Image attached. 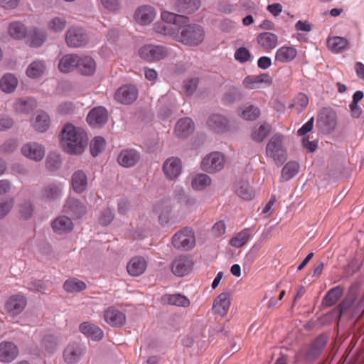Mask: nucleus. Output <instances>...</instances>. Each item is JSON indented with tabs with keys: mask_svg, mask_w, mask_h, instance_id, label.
Returning <instances> with one entry per match:
<instances>
[{
	"mask_svg": "<svg viewBox=\"0 0 364 364\" xmlns=\"http://www.w3.org/2000/svg\"><path fill=\"white\" fill-rule=\"evenodd\" d=\"M163 22H156L154 26L156 33L172 37L182 44L196 47L205 39L204 28L198 24L189 23L188 17L168 11L161 13Z\"/></svg>",
	"mask_w": 364,
	"mask_h": 364,
	"instance_id": "obj_1",
	"label": "nucleus"
},
{
	"mask_svg": "<svg viewBox=\"0 0 364 364\" xmlns=\"http://www.w3.org/2000/svg\"><path fill=\"white\" fill-rule=\"evenodd\" d=\"M200 5V0H178L175 4V9L178 12L188 14L196 11Z\"/></svg>",
	"mask_w": 364,
	"mask_h": 364,
	"instance_id": "obj_32",
	"label": "nucleus"
},
{
	"mask_svg": "<svg viewBox=\"0 0 364 364\" xmlns=\"http://www.w3.org/2000/svg\"><path fill=\"white\" fill-rule=\"evenodd\" d=\"M318 126L325 132L333 131L337 125L336 114L334 112L328 109H323L319 114Z\"/></svg>",
	"mask_w": 364,
	"mask_h": 364,
	"instance_id": "obj_15",
	"label": "nucleus"
},
{
	"mask_svg": "<svg viewBox=\"0 0 364 364\" xmlns=\"http://www.w3.org/2000/svg\"><path fill=\"white\" fill-rule=\"evenodd\" d=\"M284 136L282 134H274L266 146L267 156L270 157L274 163L281 166L287 158V151L284 146Z\"/></svg>",
	"mask_w": 364,
	"mask_h": 364,
	"instance_id": "obj_3",
	"label": "nucleus"
},
{
	"mask_svg": "<svg viewBox=\"0 0 364 364\" xmlns=\"http://www.w3.org/2000/svg\"><path fill=\"white\" fill-rule=\"evenodd\" d=\"M225 163V156L221 153L215 151L204 157L200 166L203 171L214 173L221 171L224 168Z\"/></svg>",
	"mask_w": 364,
	"mask_h": 364,
	"instance_id": "obj_6",
	"label": "nucleus"
},
{
	"mask_svg": "<svg viewBox=\"0 0 364 364\" xmlns=\"http://www.w3.org/2000/svg\"><path fill=\"white\" fill-rule=\"evenodd\" d=\"M18 354L17 346L12 342L4 341L0 343V361L9 363L13 361Z\"/></svg>",
	"mask_w": 364,
	"mask_h": 364,
	"instance_id": "obj_19",
	"label": "nucleus"
},
{
	"mask_svg": "<svg viewBox=\"0 0 364 364\" xmlns=\"http://www.w3.org/2000/svg\"><path fill=\"white\" fill-rule=\"evenodd\" d=\"M252 237L251 230L249 228H245L237 232L232 237L229 244L234 247L240 248L245 245Z\"/></svg>",
	"mask_w": 364,
	"mask_h": 364,
	"instance_id": "obj_37",
	"label": "nucleus"
},
{
	"mask_svg": "<svg viewBox=\"0 0 364 364\" xmlns=\"http://www.w3.org/2000/svg\"><path fill=\"white\" fill-rule=\"evenodd\" d=\"M65 213L75 218H80L85 213V207L77 199L69 198L64 205Z\"/></svg>",
	"mask_w": 364,
	"mask_h": 364,
	"instance_id": "obj_26",
	"label": "nucleus"
},
{
	"mask_svg": "<svg viewBox=\"0 0 364 364\" xmlns=\"http://www.w3.org/2000/svg\"><path fill=\"white\" fill-rule=\"evenodd\" d=\"M226 226L223 221L216 223L212 228V232L215 237H220L225 233Z\"/></svg>",
	"mask_w": 364,
	"mask_h": 364,
	"instance_id": "obj_61",
	"label": "nucleus"
},
{
	"mask_svg": "<svg viewBox=\"0 0 364 364\" xmlns=\"http://www.w3.org/2000/svg\"><path fill=\"white\" fill-rule=\"evenodd\" d=\"M62 186L59 184H49L42 191L41 196L45 200H53L58 198L61 193Z\"/></svg>",
	"mask_w": 364,
	"mask_h": 364,
	"instance_id": "obj_43",
	"label": "nucleus"
},
{
	"mask_svg": "<svg viewBox=\"0 0 364 364\" xmlns=\"http://www.w3.org/2000/svg\"><path fill=\"white\" fill-rule=\"evenodd\" d=\"M139 154L134 149H125L118 156L119 164L124 167L134 166L139 160Z\"/></svg>",
	"mask_w": 364,
	"mask_h": 364,
	"instance_id": "obj_25",
	"label": "nucleus"
},
{
	"mask_svg": "<svg viewBox=\"0 0 364 364\" xmlns=\"http://www.w3.org/2000/svg\"><path fill=\"white\" fill-rule=\"evenodd\" d=\"M297 55V50L292 46H284L277 49L275 53V62L282 63L292 61Z\"/></svg>",
	"mask_w": 364,
	"mask_h": 364,
	"instance_id": "obj_30",
	"label": "nucleus"
},
{
	"mask_svg": "<svg viewBox=\"0 0 364 364\" xmlns=\"http://www.w3.org/2000/svg\"><path fill=\"white\" fill-rule=\"evenodd\" d=\"M230 306V296L228 292H222L214 300L212 310L214 314L224 317Z\"/></svg>",
	"mask_w": 364,
	"mask_h": 364,
	"instance_id": "obj_14",
	"label": "nucleus"
},
{
	"mask_svg": "<svg viewBox=\"0 0 364 364\" xmlns=\"http://www.w3.org/2000/svg\"><path fill=\"white\" fill-rule=\"evenodd\" d=\"M62 160L60 155L57 153H50L46 159V167L50 171H55L61 166Z\"/></svg>",
	"mask_w": 364,
	"mask_h": 364,
	"instance_id": "obj_51",
	"label": "nucleus"
},
{
	"mask_svg": "<svg viewBox=\"0 0 364 364\" xmlns=\"http://www.w3.org/2000/svg\"><path fill=\"white\" fill-rule=\"evenodd\" d=\"M52 228L55 232L64 234L70 232L73 229V223L70 218L61 215L53 221Z\"/></svg>",
	"mask_w": 364,
	"mask_h": 364,
	"instance_id": "obj_29",
	"label": "nucleus"
},
{
	"mask_svg": "<svg viewBox=\"0 0 364 364\" xmlns=\"http://www.w3.org/2000/svg\"><path fill=\"white\" fill-rule=\"evenodd\" d=\"M43 343L48 350L52 351L58 345V339L53 336L48 335L43 338Z\"/></svg>",
	"mask_w": 364,
	"mask_h": 364,
	"instance_id": "obj_59",
	"label": "nucleus"
},
{
	"mask_svg": "<svg viewBox=\"0 0 364 364\" xmlns=\"http://www.w3.org/2000/svg\"><path fill=\"white\" fill-rule=\"evenodd\" d=\"M27 305L26 298L20 294L11 296L5 303V309L11 316L20 314Z\"/></svg>",
	"mask_w": 364,
	"mask_h": 364,
	"instance_id": "obj_9",
	"label": "nucleus"
},
{
	"mask_svg": "<svg viewBox=\"0 0 364 364\" xmlns=\"http://www.w3.org/2000/svg\"><path fill=\"white\" fill-rule=\"evenodd\" d=\"M138 96L136 87L132 85H127L119 87L114 95L115 100L124 105H129L134 102Z\"/></svg>",
	"mask_w": 364,
	"mask_h": 364,
	"instance_id": "obj_10",
	"label": "nucleus"
},
{
	"mask_svg": "<svg viewBox=\"0 0 364 364\" xmlns=\"http://www.w3.org/2000/svg\"><path fill=\"white\" fill-rule=\"evenodd\" d=\"M260 115V110L258 107H255L253 105H249L245 107L240 113V116L250 121H253L257 119Z\"/></svg>",
	"mask_w": 364,
	"mask_h": 364,
	"instance_id": "obj_48",
	"label": "nucleus"
},
{
	"mask_svg": "<svg viewBox=\"0 0 364 364\" xmlns=\"http://www.w3.org/2000/svg\"><path fill=\"white\" fill-rule=\"evenodd\" d=\"M18 84L17 77L11 73H6L0 79V89L5 93L15 91Z\"/></svg>",
	"mask_w": 364,
	"mask_h": 364,
	"instance_id": "obj_35",
	"label": "nucleus"
},
{
	"mask_svg": "<svg viewBox=\"0 0 364 364\" xmlns=\"http://www.w3.org/2000/svg\"><path fill=\"white\" fill-rule=\"evenodd\" d=\"M50 125V117L46 112H39L36 116L33 127L39 132H45Z\"/></svg>",
	"mask_w": 364,
	"mask_h": 364,
	"instance_id": "obj_46",
	"label": "nucleus"
},
{
	"mask_svg": "<svg viewBox=\"0 0 364 364\" xmlns=\"http://www.w3.org/2000/svg\"><path fill=\"white\" fill-rule=\"evenodd\" d=\"M107 111L101 106L92 109L87 116V122L92 127H102L107 122Z\"/></svg>",
	"mask_w": 364,
	"mask_h": 364,
	"instance_id": "obj_11",
	"label": "nucleus"
},
{
	"mask_svg": "<svg viewBox=\"0 0 364 364\" xmlns=\"http://www.w3.org/2000/svg\"><path fill=\"white\" fill-rule=\"evenodd\" d=\"M348 41L345 38L335 36L327 41L328 48L333 53H340L347 48Z\"/></svg>",
	"mask_w": 364,
	"mask_h": 364,
	"instance_id": "obj_38",
	"label": "nucleus"
},
{
	"mask_svg": "<svg viewBox=\"0 0 364 364\" xmlns=\"http://www.w3.org/2000/svg\"><path fill=\"white\" fill-rule=\"evenodd\" d=\"M46 36L44 32L35 29L33 31L31 40L30 46L32 47H39L46 41Z\"/></svg>",
	"mask_w": 364,
	"mask_h": 364,
	"instance_id": "obj_55",
	"label": "nucleus"
},
{
	"mask_svg": "<svg viewBox=\"0 0 364 364\" xmlns=\"http://www.w3.org/2000/svg\"><path fill=\"white\" fill-rule=\"evenodd\" d=\"M198 80L197 78L190 79L184 82L183 88L187 95H191L197 88Z\"/></svg>",
	"mask_w": 364,
	"mask_h": 364,
	"instance_id": "obj_60",
	"label": "nucleus"
},
{
	"mask_svg": "<svg viewBox=\"0 0 364 364\" xmlns=\"http://www.w3.org/2000/svg\"><path fill=\"white\" fill-rule=\"evenodd\" d=\"M195 125L189 117L179 119L175 127L174 133L177 137L186 138L194 131Z\"/></svg>",
	"mask_w": 364,
	"mask_h": 364,
	"instance_id": "obj_21",
	"label": "nucleus"
},
{
	"mask_svg": "<svg viewBox=\"0 0 364 364\" xmlns=\"http://www.w3.org/2000/svg\"><path fill=\"white\" fill-rule=\"evenodd\" d=\"M105 140L101 136H96L91 141L90 148L92 156H97L105 147Z\"/></svg>",
	"mask_w": 364,
	"mask_h": 364,
	"instance_id": "obj_50",
	"label": "nucleus"
},
{
	"mask_svg": "<svg viewBox=\"0 0 364 364\" xmlns=\"http://www.w3.org/2000/svg\"><path fill=\"white\" fill-rule=\"evenodd\" d=\"M171 242L178 250H189L196 244L194 233L188 228H183L173 235Z\"/></svg>",
	"mask_w": 364,
	"mask_h": 364,
	"instance_id": "obj_5",
	"label": "nucleus"
},
{
	"mask_svg": "<svg viewBox=\"0 0 364 364\" xmlns=\"http://www.w3.org/2000/svg\"><path fill=\"white\" fill-rule=\"evenodd\" d=\"M182 166L181 160L177 157L167 159L163 165V171L169 179L176 178L181 173Z\"/></svg>",
	"mask_w": 364,
	"mask_h": 364,
	"instance_id": "obj_16",
	"label": "nucleus"
},
{
	"mask_svg": "<svg viewBox=\"0 0 364 364\" xmlns=\"http://www.w3.org/2000/svg\"><path fill=\"white\" fill-rule=\"evenodd\" d=\"M14 200L12 198L0 199V219L4 218L12 210Z\"/></svg>",
	"mask_w": 364,
	"mask_h": 364,
	"instance_id": "obj_53",
	"label": "nucleus"
},
{
	"mask_svg": "<svg viewBox=\"0 0 364 364\" xmlns=\"http://www.w3.org/2000/svg\"><path fill=\"white\" fill-rule=\"evenodd\" d=\"M271 131V127L264 124L255 129L252 133V139L256 142H261Z\"/></svg>",
	"mask_w": 364,
	"mask_h": 364,
	"instance_id": "obj_49",
	"label": "nucleus"
},
{
	"mask_svg": "<svg viewBox=\"0 0 364 364\" xmlns=\"http://www.w3.org/2000/svg\"><path fill=\"white\" fill-rule=\"evenodd\" d=\"M193 264V261L190 257L179 256L173 261L171 271L176 276L183 277L191 271Z\"/></svg>",
	"mask_w": 364,
	"mask_h": 364,
	"instance_id": "obj_12",
	"label": "nucleus"
},
{
	"mask_svg": "<svg viewBox=\"0 0 364 364\" xmlns=\"http://www.w3.org/2000/svg\"><path fill=\"white\" fill-rule=\"evenodd\" d=\"M14 124L11 118L4 114H0V132L11 128Z\"/></svg>",
	"mask_w": 364,
	"mask_h": 364,
	"instance_id": "obj_64",
	"label": "nucleus"
},
{
	"mask_svg": "<svg viewBox=\"0 0 364 364\" xmlns=\"http://www.w3.org/2000/svg\"><path fill=\"white\" fill-rule=\"evenodd\" d=\"M78 60V55L66 54L60 58L58 63V68L60 72L68 73L75 69L77 70Z\"/></svg>",
	"mask_w": 364,
	"mask_h": 364,
	"instance_id": "obj_31",
	"label": "nucleus"
},
{
	"mask_svg": "<svg viewBox=\"0 0 364 364\" xmlns=\"http://www.w3.org/2000/svg\"><path fill=\"white\" fill-rule=\"evenodd\" d=\"M66 25L67 21L64 18L56 16L48 23V28L52 32L59 33L64 30Z\"/></svg>",
	"mask_w": 364,
	"mask_h": 364,
	"instance_id": "obj_47",
	"label": "nucleus"
},
{
	"mask_svg": "<svg viewBox=\"0 0 364 364\" xmlns=\"http://www.w3.org/2000/svg\"><path fill=\"white\" fill-rule=\"evenodd\" d=\"M37 106L36 101L31 97L19 98L14 104V109L19 113H29Z\"/></svg>",
	"mask_w": 364,
	"mask_h": 364,
	"instance_id": "obj_34",
	"label": "nucleus"
},
{
	"mask_svg": "<svg viewBox=\"0 0 364 364\" xmlns=\"http://www.w3.org/2000/svg\"><path fill=\"white\" fill-rule=\"evenodd\" d=\"M299 170V165L296 161L288 162L282 170L281 178L284 181L291 179Z\"/></svg>",
	"mask_w": 364,
	"mask_h": 364,
	"instance_id": "obj_44",
	"label": "nucleus"
},
{
	"mask_svg": "<svg viewBox=\"0 0 364 364\" xmlns=\"http://www.w3.org/2000/svg\"><path fill=\"white\" fill-rule=\"evenodd\" d=\"M211 178L206 174L200 173L194 177L192 181V188L196 191H201L209 186Z\"/></svg>",
	"mask_w": 364,
	"mask_h": 364,
	"instance_id": "obj_45",
	"label": "nucleus"
},
{
	"mask_svg": "<svg viewBox=\"0 0 364 364\" xmlns=\"http://www.w3.org/2000/svg\"><path fill=\"white\" fill-rule=\"evenodd\" d=\"M63 287L67 292L74 293L85 290L87 286L84 282L73 277L67 279Z\"/></svg>",
	"mask_w": 364,
	"mask_h": 364,
	"instance_id": "obj_40",
	"label": "nucleus"
},
{
	"mask_svg": "<svg viewBox=\"0 0 364 364\" xmlns=\"http://www.w3.org/2000/svg\"><path fill=\"white\" fill-rule=\"evenodd\" d=\"M71 185L75 193H83L87 187V177L81 170L76 171L71 177Z\"/></svg>",
	"mask_w": 364,
	"mask_h": 364,
	"instance_id": "obj_27",
	"label": "nucleus"
},
{
	"mask_svg": "<svg viewBox=\"0 0 364 364\" xmlns=\"http://www.w3.org/2000/svg\"><path fill=\"white\" fill-rule=\"evenodd\" d=\"M104 318L108 324L117 327L125 323L126 316L124 313L112 306L105 311Z\"/></svg>",
	"mask_w": 364,
	"mask_h": 364,
	"instance_id": "obj_22",
	"label": "nucleus"
},
{
	"mask_svg": "<svg viewBox=\"0 0 364 364\" xmlns=\"http://www.w3.org/2000/svg\"><path fill=\"white\" fill-rule=\"evenodd\" d=\"M46 70V65L43 61L36 60L33 61L28 67L26 70V75L31 78H37L41 77Z\"/></svg>",
	"mask_w": 364,
	"mask_h": 364,
	"instance_id": "obj_39",
	"label": "nucleus"
},
{
	"mask_svg": "<svg viewBox=\"0 0 364 364\" xmlns=\"http://www.w3.org/2000/svg\"><path fill=\"white\" fill-rule=\"evenodd\" d=\"M344 288L341 286H337L330 289L324 297L325 304L328 306H333L342 296Z\"/></svg>",
	"mask_w": 364,
	"mask_h": 364,
	"instance_id": "obj_42",
	"label": "nucleus"
},
{
	"mask_svg": "<svg viewBox=\"0 0 364 364\" xmlns=\"http://www.w3.org/2000/svg\"><path fill=\"white\" fill-rule=\"evenodd\" d=\"M147 267L146 260L141 256L132 257L127 264V271L132 277H139L144 273Z\"/></svg>",
	"mask_w": 364,
	"mask_h": 364,
	"instance_id": "obj_18",
	"label": "nucleus"
},
{
	"mask_svg": "<svg viewBox=\"0 0 364 364\" xmlns=\"http://www.w3.org/2000/svg\"><path fill=\"white\" fill-rule=\"evenodd\" d=\"M164 300L168 304L180 307H188L191 304L190 300L186 296L180 294L166 295Z\"/></svg>",
	"mask_w": 364,
	"mask_h": 364,
	"instance_id": "obj_41",
	"label": "nucleus"
},
{
	"mask_svg": "<svg viewBox=\"0 0 364 364\" xmlns=\"http://www.w3.org/2000/svg\"><path fill=\"white\" fill-rule=\"evenodd\" d=\"M21 151L25 157L34 161H41L46 154L45 147L42 144L34 141L23 145Z\"/></svg>",
	"mask_w": 364,
	"mask_h": 364,
	"instance_id": "obj_7",
	"label": "nucleus"
},
{
	"mask_svg": "<svg viewBox=\"0 0 364 364\" xmlns=\"http://www.w3.org/2000/svg\"><path fill=\"white\" fill-rule=\"evenodd\" d=\"M234 56L236 60L241 63H244L251 58V53L248 49L242 47L235 51Z\"/></svg>",
	"mask_w": 364,
	"mask_h": 364,
	"instance_id": "obj_56",
	"label": "nucleus"
},
{
	"mask_svg": "<svg viewBox=\"0 0 364 364\" xmlns=\"http://www.w3.org/2000/svg\"><path fill=\"white\" fill-rule=\"evenodd\" d=\"M75 110L74 105L70 102H63L57 108L58 114L62 115L72 114Z\"/></svg>",
	"mask_w": 364,
	"mask_h": 364,
	"instance_id": "obj_57",
	"label": "nucleus"
},
{
	"mask_svg": "<svg viewBox=\"0 0 364 364\" xmlns=\"http://www.w3.org/2000/svg\"><path fill=\"white\" fill-rule=\"evenodd\" d=\"M237 195L245 200H251L254 197V192L247 183L241 182L237 188Z\"/></svg>",
	"mask_w": 364,
	"mask_h": 364,
	"instance_id": "obj_52",
	"label": "nucleus"
},
{
	"mask_svg": "<svg viewBox=\"0 0 364 364\" xmlns=\"http://www.w3.org/2000/svg\"><path fill=\"white\" fill-rule=\"evenodd\" d=\"M80 331L92 340L99 341L103 336V331L96 325L83 322L79 326Z\"/></svg>",
	"mask_w": 364,
	"mask_h": 364,
	"instance_id": "obj_33",
	"label": "nucleus"
},
{
	"mask_svg": "<svg viewBox=\"0 0 364 364\" xmlns=\"http://www.w3.org/2000/svg\"><path fill=\"white\" fill-rule=\"evenodd\" d=\"M33 210L32 205L30 203H24L19 206L20 215L25 220L31 217Z\"/></svg>",
	"mask_w": 364,
	"mask_h": 364,
	"instance_id": "obj_58",
	"label": "nucleus"
},
{
	"mask_svg": "<svg viewBox=\"0 0 364 364\" xmlns=\"http://www.w3.org/2000/svg\"><path fill=\"white\" fill-rule=\"evenodd\" d=\"M139 57L146 62L154 63L166 58L168 54V48L162 45L146 44L138 51Z\"/></svg>",
	"mask_w": 364,
	"mask_h": 364,
	"instance_id": "obj_4",
	"label": "nucleus"
},
{
	"mask_svg": "<svg viewBox=\"0 0 364 364\" xmlns=\"http://www.w3.org/2000/svg\"><path fill=\"white\" fill-rule=\"evenodd\" d=\"M258 46L265 51L274 49L278 44V37L271 32H263L257 36Z\"/></svg>",
	"mask_w": 364,
	"mask_h": 364,
	"instance_id": "obj_20",
	"label": "nucleus"
},
{
	"mask_svg": "<svg viewBox=\"0 0 364 364\" xmlns=\"http://www.w3.org/2000/svg\"><path fill=\"white\" fill-rule=\"evenodd\" d=\"M8 33L12 38L21 40L26 37L28 29L21 22L14 21L9 25Z\"/></svg>",
	"mask_w": 364,
	"mask_h": 364,
	"instance_id": "obj_36",
	"label": "nucleus"
},
{
	"mask_svg": "<svg viewBox=\"0 0 364 364\" xmlns=\"http://www.w3.org/2000/svg\"><path fill=\"white\" fill-rule=\"evenodd\" d=\"M207 124L208 127L217 132V133H223L228 129V119L220 114H212L209 117Z\"/></svg>",
	"mask_w": 364,
	"mask_h": 364,
	"instance_id": "obj_24",
	"label": "nucleus"
},
{
	"mask_svg": "<svg viewBox=\"0 0 364 364\" xmlns=\"http://www.w3.org/2000/svg\"><path fill=\"white\" fill-rule=\"evenodd\" d=\"M260 83L271 85L272 79L267 73H262L259 75H248L243 80V85L249 89H255L258 87Z\"/></svg>",
	"mask_w": 364,
	"mask_h": 364,
	"instance_id": "obj_28",
	"label": "nucleus"
},
{
	"mask_svg": "<svg viewBox=\"0 0 364 364\" xmlns=\"http://www.w3.org/2000/svg\"><path fill=\"white\" fill-rule=\"evenodd\" d=\"M77 71L84 75H92L96 70V63L89 55H78Z\"/></svg>",
	"mask_w": 364,
	"mask_h": 364,
	"instance_id": "obj_23",
	"label": "nucleus"
},
{
	"mask_svg": "<svg viewBox=\"0 0 364 364\" xmlns=\"http://www.w3.org/2000/svg\"><path fill=\"white\" fill-rule=\"evenodd\" d=\"M65 41L69 47L77 48L85 46L88 38L82 28L71 27L66 33Z\"/></svg>",
	"mask_w": 364,
	"mask_h": 364,
	"instance_id": "obj_8",
	"label": "nucleus"
},
{
	"mask_svg": "<svg viewBox=\"0 0 364 364\" xmlns=\"http://www.w3.org/2000/svg\"><path fill=\"white\" fill-rule=\"evenodd\" d=\"M84 353V348L80 344L72 343L65 348L63 359L67 364H76L81 360Z\"/></svg>",
	"mask_w": 364,
	"mask_h": 364,
	"instance_id": "obj_13",
	"label": "nucleus"
},
{
	"mask_svg": "<svg viewBox=\"0 0 364 364\" xmlns=\"http://www.w3.org/2000/svg\"><path fill=\"white\" fill-rule=\"evenodd\" d=\"M114 218V215L109 209H106L100 218V223L102 225H107Z\"/></svg>",
	"mask_w": 364,
	"mask_h": 364,
	"instance_id": "obj_63",
	"label": "nucleus"
},
{
	"mask_svg": "<svg viewBox=\"0 0 364 364\" xmlns=\"http://www.w3.org/2000/svg\"><path fill=\"white\" fill-rule=\"evenodd\" d=\"M156 16L155 10L150 6H139L134 12V18L140 25H147L153 21Z\"/></svg>",
	"mask_w": 364,
	"mask_h": 364,
	"instance_id": "obj_17",
	"label": "nucleus"
},
{
	"mask_svg": "<svg viewBox=\"0 0 364 364\" xmlns=\"http://www.w3.org/2000/svg\"><path fill=\"white\" fill-rule=\"evenodd\" d=\"M101 2L107 9L112 11H117L121 7L119 0H101Z\"/></svg>",
	"mask_w": 364,
	"mask_h": 364,
	"instance_id": "obj_62",
	"label": "nucleus"
},
{
	"mask_svg": "<svg viewBox=\"0 0 364 364\" xmlns=\"http://www.w3.org/2000/svg\"><path fill=\"white\" fill-rule=\"evenodd\" d=\"M309 105V98L304 93H299L294 100L291 107H295L298 112H302Z\"/></svg>",
	"mask_w": 364,
	"mask_h": 364,
	"instance_id": "obj_54",
	"label": "nucleus"
},
{
	"mask_svg": "<svg viewBox=\"0 0 364 364\" xmlns=\"http://www.w3.org/2000/svg\"><path fill=\"white\" fill-rule=\"evenodd\" d=\"M60 136V144L65 152L69 154H80L84 151L87 137L82 129L68 124L64 126Z\"/></svg>",
	"mask_w": 364,
	"mask_h": 364,
	"instance_id": "obj_2",
	"label": "nucleus"
}]
</instances>
